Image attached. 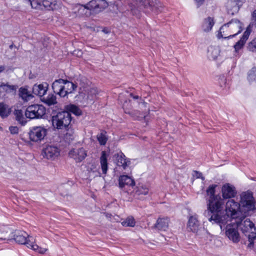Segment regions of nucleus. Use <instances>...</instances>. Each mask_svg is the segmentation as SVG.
Listing matches in <instances>:
<instances>
[{"label":"nucleus","mask_w":256,"mask_h":256,"mask_svg":"<svg viewBox=\"0 0 256 256\" xmlns=\"http://www.w3.org/2000/svg\"><path fill=\"white\" fill-rule=\"evenodd\" d=\"M217 185H210L206 190V200L208 212L212 214L208 218L210 222L212 224H218L220 228L226 224V216H222L224 212L223 210L224 201L218 194H215V190Z\"/></svg>","instance_id":"f257e3e1"},{"label":"nucleus","mask_w":256,"mask_h":256,"mask_svg":"<svg viewBox=\"0 0 256 256\" xmlns=\"http://www.w3.org/2000/svg\"><path fill=\"white\" fill-rule=\"evenodd\" d=\"M254 209V198L250 192H246L242 194L240 204L232 199L228 200L226 205V212L222 214V216H228L226 218V224L231 218H238L244 212Z\"/></svg>","instance_id":"f03ea898"},{"label":"nucleus","mask_w":256,"mask_h":256,"mask_svg":"<svg viewBox=\"0 0 256 256\" xmlns=\"http://www.w3.org/2000/svg\"><path fill=\"white\" fill-rule=\"evenodd\" d=\"M108 6L106 0H92L86 6L76 4L72 6L71 14L76 16H90L98 14Z\"/></svg>","instance_id":"7ed1b4c3"},{"label":"nucleus","mask_w":256,"mask_h":256,"mask_svg":"<svg viewBox=\"0 0 256 256\" xmlns=\"http://www.w3.org/2000/svg\"><path fill=\"white\" fill-rule=\"evenodd\" d=\"M244 26L243 23L238 19H232L221 26L218 34V38L228 39L232 38L241 32Z\"/></svg>","instance_id":"20e7f679"},{"label":"nucleus","mask_w":256,"mask_h":256,"mask_svg":"<svg viewBox=\"0 0 256 256\" xmlns=\"http://www.w3.org/2000/svg\"><path fill=\"white\" fill-rule=\"evenodd\" d=\"M52 87L55 94L61 98H65L68 96V94L73 93L78 86L66 80L60 78L53 82Z\"/></svg>","instance_id":"39448f33"},{"label":"nucleus","mask_w":256,"mask_h":256,"mask_svg":"<svg viewBox=\"0 0 256 256\" xmlns=\"http://www.w3.org/2000/svg\"><path fill=\"white\" fill-rule=\"evenodd\" d=\"M248 211L244 212V214H242L238 218H236V223L238 226L240 228L242 232L246 234V236L248 234L247 233L250 232L252 237L256 238V230L254 224L248 218L243 221L248 214Z\"/></svg>","instance_id":"423d86ee"},{"label":"nucleus","mask_w":256,"mask_h":256,"mask_svg":"<svg viewBox=\"0 0 256 256\" xmlns=\"http://www.w3.org/2000/svg\"><path fill=\"white\" fill-rule=\"evenodd\" d=\"M72 120L70 114L66 111L58 112L52 116V124L54 128L63 129L67 128Z\"/></svg>","instance_id":"0eeeda50"},{"label":"nucleus","mask_w":256,"mask_h":256,"mask_svg":"<svg viewBox=\"0 0 256 256\" xmlns=\"http://www.w3.org/2000/svg\"><path fill=\"white\" fill-rule=\"evenodd\" d=\"M30 4L32 8L38 10H54L59 7L57 0H32Z\"/></svg>","instance_id":"6e6552de"},{"label":"nucleus","mask_w":256,"mask_h":256,"mask_svg":"<svg viewBox=\"0 0 256 256\" xmlns=\"http://www.w3.org/2000/svg\"><path fill=\"white\" fill-rule=\"evenodd\" d=\"M46 114L45 108L41 105L34 104L29 106L25 111V116L30 119L42 118Z\"/></svg>","instance_id":"1a4fd4ad"},{"label":"nucleus","mask_w":256,"mask_h":256,"mask_svg":"<svg viewBox=\"0 0 256 256\" xmlns=\"http://www.w3.org/2000/svg\"><path fill=\"white\" fill-rule=\"evenodd\" d=\"M133 1L136 4L142 6L144 8H148L151 10L154 11L156 14L162 9L161 2L158 0H133Z\"/></svg>","instance_id":"9d476101"},{"label":"nucleus","mask_w":256,"mask_h":256,"mask_svg":"<svg viewBox=\"0 0 256 256\" xmlns=\"http://www.w3.org/2000/svg\"><path fill=\"white\" fill-rule=\"evenodd\" d=\"M47 133V130L42 126L32 128L29 132L30 138L33 142L40 141L44 138Z\"/></svg>","instance_id":"9b49d317"},{"label":"nucleus","mask_w":256,"mask_h":256,"mask_svg":"<svg viewBox=\"0 0 256 256\" xmlns=\"http://www.w3.org/2000/svg\"><path fill=\"white\" fill-rule=\"evenodd\" d=\"M245 0H227L226 8L229 15L236 14L244 2Z\"/></svg>","instance_id":"f8f14e48"},{"label":"nucleus","mask_w":256,"mask_h":256,"mask_svg":"<svg viewBox=\"0 0 256 256\" xmlns=\"http://www.w3.org/2000/svg\"><path fill=\"white\" fill-rule=\"evenodd\" d=\"M60 153V149L54 145H48L42 151L44 157L48 159L54 160L57 158Z\"/></svg>","instance_id":"ddd939ff"},{"label":"nucleus","mask_w":256,"mask_h":256,"mask_svg":"<svg viewBox=\"0 0 256 256\" xmlns=\"http://www.w3.org/2000/svg\"><path fill=\"white\" fill-rule=\"evenodd\" d=\"M14 240L18 244L28 245L31 244L33 240L32 237H28V234L24 231H16L15 232Z\"/></svg>","instance_id":"4468645a"},{"label":"nucleus","mask_w":256,"mask_h":256,"mask_svg":"<svg viewBox=\"0 0 256 256\" xmlns=\"http://www.w3.org/2000/svg\"><path fill=\"white\" fill-rule=\"evenodd\" d=\"M68 154L69 156L75 160L76 162H82L87 155L86 150L83 148L73 149Z\"/></svg>","instance_id":"2eb2a0df"},{"label":"nucleus","mask_w":256,"mask_h":256,"mask_svg":"<svg viewBox=\"0 0 256 256\" xmlns=\"http://www.w3.org/2000/svg\"><path fill=\"white\" fill-rule=\"evenodd\" d=\"M226 234L229 240H232L234 243H238L240 240L238 229L232 226H226Z\"/></svg>","instance_id":"dca6fc26"},{"label":"nucleus","mask_w":256,"mask_h":256,"mask_svg":"<svg viewBox=\"0 0 256 256\" xmlns=\"http://www.w3.org/2000/svg\"><path fill=\"white\" fill-rule=\"evenodd\" d=\"M222 193L224 198H230L236 196V191L232 185L226 184L222 186Z\"/></svg>","instance_id":"f3484780"},{"label":"nucleus","mask_w":256,"mask_h":256,"mask_svg":"<svg viewBox=\"0 0 256 256\" xmlns=\"http://www.w3.org/2000/svg\"><path fill=\"white\" fill-rule=\"evenodd\" d=\"M48 88V84L46 82L38 84H35L32 88V92L42 98L46 93Z\"/></svg>","instance_id":"a211bd4d"},{"label":"nucleus","mask_w":256,"mask_h":256,"mask_svg":"<svg viewBox=\"0 0 256 256\" xmlns=\"http://www.w3.org/2000/svg\"><path fill=\"white\" fill-rule=\"evenodd\" d=\"M250 32L251 30L250 26H249L247 27L240 39L234 44V48L236 52H238L240 50L243 48L250 35Z\"/></svg>","instance_id":"6ab92c4d"},{"label":"nucleus","mask_w":256,"mask_h":256,"mask_svg":"<svg viewBox=\"0 0 256 256\" xmlns=\"http://www.w3.org/2000/svg\"><path fill=\"white\" fill-rule=\"evenodd\" d=\"M116 164L118 166H121L125 170L130 164V161L126 158L125 156L122 152L118 153L114 155Z\"/></svg>","instance_id":"aec40b11"},{"label":"nucleus","mask_w":256,"mask_h":256,"mask_svg":"<svg viewBox=\"0 0 256 256\" xmlns=\"http://www.w3.org/2000/svg\"><path fill=\"white\" fill-rule=\"evenodd\" d=\"M214 24V21L212 17L205 18L202 24V30L204 32H208L212 30Z\"/></svg>","instance_id":"412c9836"},{"label":"nucleus","mask_w":256,"mask_h":256,"mask_svg":"<svg viewBox=\"0 0 256 256\" xmlns=\"http://www.w3.org/2000/svg\"><path fill=\"white\" fill-rule=\"evenodd\" d=\"M134 180L126 175L122 176L119 178V186L122 189L126 186H134Z\"/></svg>","instance_id":"4be33fe9"},{"label":"nucleus","mask_w":256,"mask_h":256,"mask_svg":"<svg viewBox=\"0 0 256 256\" xmlns=\"http://www.w3.org/2000/svg\"><path fill=\"white\" fill-rule=\"evenodd\" d=\"M169 219L166 218H159L154 227L160 230H166L168 227Z\"/></svg>","instance_id":"5701e85b"},{"label":"nucleus","mask_w":256,"mask_h":256,"mask_svg":"<svg viewBox=\"0 0 256 256\" xmlns=\"http://www.w3.org/2000/svg\"><path fill=\"white\" fill-rule=\"evenodd\" d=\"M41 100L48 106L57 104L56 96L54 94H50L46 96L40 98Z\"/></svg>","instance_id":"b1692460"},{"label":"nucleus","mask_w":256,"mask_h":256,"mask_svg":"<svg viewBox=\"0 0 256 256\" xmlns=\"http://www.w3.org/2000/svg\"><path fill=\"white\" fill-rule=\"evenodd\" d=\"M199 226V222L197 218L195 216H190L189 218L188 228L189 230L196 232L198 230Z\"/></svg>","instance_id":"393cba45"},{"label":"nucleus","mask_w":256,"mask_h":256,"mask_svg":"<svg viewBox=\"0 0 256 256\" xmlns=\"http://www.w3.org/2000/svg\"><path fill=\"white\" fill-rule=\"evenodd\" d=\"M108 155L106 151H102L100 157V163L102 173L106 174L108 170Z\"/></svg>","instance_id":"a878e982"},{"label":"nucleus","mask_w":256,"mask_h":256,"mask_svg":"<svg viewBox=\"0 0 256 256\" xmlns=\"http://www.w3.org/2000/svg\"><path fill=\"white\" fill-rule=\"evenodd\" d=\"M220 54L218 48L214 46H210L208 49V58L212 60H215Z\"/></svg>","instance_id":"bb28decb"},{"label":"nucleus","mask_w":256,"mask_h":256,"mask_svg":"<svg viewBox=\"0 0 256 256\" xmlns=\"http://www.w3.org/2000/svg\"><path fill=\"white\" fill-rule=\"evenodd\" d=\"M19 96L25 102H28L33 98V96L30 92L25 88H20Z\"/></svg>","instance_id":"cd10ccee"},{"label":"nucleus","mask_w":256,"mask_h":256,"mask_svg":"<svg viewBox=\"0 0 256 256\" xmlns=\"http://www.w3.org/2000/svg\"><path fill=\"white\" fill-rule=\"evenodd\" d=\"M11 112L10 108L3 102H0V116L4 118H7Z\"/></svg>","instance_id":"c85d7f7f"},{"label":"nucleus","mask_w":256,"mask_h":256,"mask_svg":"<svg viewBox=\"0 0 256 256\" xmlns=\"http://www.w3.org/2000/svg\"><path fill=\"white\" fill-rule=\"evenodd\" d=\"M16 120L22 125L24 126L26 123V120L24 116L23 111L21 110H16L14 112Z\"/></svg>","instance_id":"c756f323"},{"label":"nucleus","mask_w":256,"mask_h":256,"mask_svg":"<svg viewBox=\"0 0 256 256\" xmlns=\"http://www.w3.org/2000/svg\"><path fill=\"white\" fill-rule=\"evenodd\" d=\"M16 90V87L13 85H10L8 84L2 83L0 85V92L10 93Z\"/></svg>","instance_id":"7c9ffc66"},{"label":"nucleus","mask_w":256,"mask_h":256,"mask_svg":"<svg viewBox=\"0 0 256 256\" xmlns=\"http://www.w3.org/2000/svg\"><path fill=\"white\" fill-rule=\"evenodd\" d=\"M65 108L66 110V112H71L74 114L76 116H80L82 114V110L80 109L77 106L70 104L67 105L65 106Z\"/></svg>","instance_id":"2f4dec72"},{"label":"nucleus","mask_w":256,"mask_h":256,"mask_svg":"<svg viewBox=\"0 0 256 256\" xmlns=\"http://www.w3.org/2000/svg\"><path fill=\"white\" fill-rule=\"evenodd\" d=\"M149 189L148 186L146 184H140L136 187V193L138 195L144 194L146 195L148 194Z\"/></svg>","instance_id":"473e14b6"},{"label":"nucleus","mask_w":256,"mask_h":256,"mask_svg":"<svg viewBox=\"0 0 256 256\" xmlns=\"http://www.w3.org/2000/svg\"><path fill=\"white\" fill-rule=\"evenodd\" d=\"M135 224V220L132 216H128L125 220L122 222V224L124 226L134 227Z\"/></svg>","instance_id":"72a5a7b5"},{"label":"nucleus","mask_w":256,"mask_h":256,"mask_svg":"<svg viewBox=\"0 0 256 256\" xmlns=\"http://www.w3.org/2000/svg\"><path fill=\"white\" fill-rule=\"evenodd\" d=\"M28 247L38 252L40 254H44L46 251V249L39 247L37 244H34L33 240L31 242V244L28 245Z\"/></svg>","instance_id":"f704fd0d"},{"label":"nucleus","mask_w":256,"mask_h":256,"mask_svg":"<svg viewBox=\"0 0 256 256\" xmlns=\"http://www.w3.org/2000/svg\"><path fill=\"white\" fill-rule=\"evenodd\" d=\"M248 79L250 82H256V68H252L248 72Z\"/></svg>","instance_id":"c9c22d12"},{"label":"nucleus","mask_w":256,"mask_h":256,"mask_svg":"<svg viewBox=\"0 0 256 256\" xmlns=\"http://www.w3.org/2000/svg\"><path fill=\"white\" fill-rule=\"evenodd\" d=\"M74 134L72 130L68 129L67 132L64 134V140L66 142L70 143L74 140Z\"/></svg>","instance_id":"e433bc0d"},{"label":"nucleus","mask_w":256,"mask_h":256,"mask_svg":"<svg viewBox=\"0 0 256 256\" xmlns=\"http://www.w3.org/2000/svg\"><path fill=\"white\" fill-rule=\"evenodd\" d=\"M106 133L105 132H102L97 136L98 140L100 145H105L107 142L108 138Z\"/></svg>","instance_id":"4c0bfd02"},{"label":"nucleus","mask_w":256,"mask_h":256,"mask_svg":"<svg viewBox=\"0 0 256 256\" xmlns=\"http://www.w3.org/2000/svg\"><path fill=\"white\" fill-rule=\"evenodd\" d=\"M248 49L250 52H256V38H254L248 43Z\"/></svg>","instance_id":"58836bf2"},{"label":"nucleus","mask_w":256,"mask_h":256,"mask_svg":"<svg viewBox=\"0 0 256 256\" xmlns=\"http://www.w3.org/2000/svg\"><path fill=\"white\" fill-rule=\"evenodd\" d=\"M98 94V90L96 88H92L88 90V94L89 98H92Z\"/></svg>","instance_id":"ea45409f"},{"label":"nucleus","mask_w":256,"mask_h":256,"mask_svg":"<svg viewBox=\"0 0 256 256\" xmlns=\"http://www.w3.org/2000/svg\"><path fill=\"white\" fill-rule=\"evenodd\" d=\"M248 237L249 241V244L248 245V246L249 248H252L254 246V240L255 238H253L252 237V234H248Z\"/></svg>","instance_id":"a19ab883"},{"label":"nucleus","mask_w":256,"mask_h":256,"mask_svg":"<svg viewBox=\"0 0 256 256\" xmlns=\"http://www.w3.org/2000/svg\"><path fill=\"white\" fill-rule=\"evenodd\" d=\"M9 130L12 134H16L18 132V128L17 126H11L9 128Z\"/></svg>","instance_id":"79ce46f5"},{"label":"nucleus","mask_w":256,"mask_h":256,"mask_svg":"<svg viewBox=\"0 0 256 256\" xmlns=\"http://www.w3.org/2000/svg\"><path fill=\"white\" fill-rule=\"evenodd\" d=\"M4 234L0 230V234ZM11 236H0V241L2 240H12Z\"/></svg>","instance_id":"37998d69"},{"label":"nucleus","mask_w":256,"mask_h":256,"mask_svg":"<svg viewBox=\"0 0 256 256\" xmlns=\"http://www.w3.org/2000/svg\"><path fill=\"white\" fill-rule=\"evenodd\" d=\"M220 84L222 87H226V80L224 76L221 78L220 81Z\"/></svg>","instance_id":"c03bdc74"},{"label":"nucleus","mask_w":256,"mask_h":256,"mask_svg":"<svg viewBox=\"0 0 256 256\" xmlns=\"http://www.w3.org/2000/svg\"><path fill=\"white\" fill-rule=\"evenodd\" d=\"M195 0V2L196 4V5L198 7L200 6H201L203 4L204 2V0Z\"/></svg>","instance_id":"a18cd8bd"},{"label":"nucleus","mask_w":256,"mask_h":256,"mask_svg":"<svg viewBox=\"0 0 256 256\" xmlns=\"http://www.w3.org/2000/svg\"><path fill=\"white\" fill-rule=\"evenodd\" d=\"M195 176L196 178H200L202 177V174L197 171H194Z\"/></svg>","instance_id":"49530a36"},{"label":"nucleus","mask_w":256,"mask_h":256,"mask_svg":"<svg viewBox=\"0 0 256 256\" xmlns=\"http://www.w3.org/2000/svg\"><path fill=\"white\" fill-rule=\"evenodd\" d=\"M130 96L135 100L138 99L139 98L138 96H134L132 93L130 94Z\"/></svg>","instance_id":"de8ad7c7"},{"label":"nucleus","mask_w":256,"mask_h":256,"mask_svg":"<svg viewBox=\"0 0 256 256\" xmlns=\"http://www.w3.org/2000/svg\"><path fill=\"white\" fill-rule=\"evenodd\" d=\"M102 32H104L105 34H108L110 32V31L108 30L106 28H104L102 29Z\"/></svg>","instance_id":"09e8293b"},{"label":"nucleus","mask_w":256,"mask_h":256,"mask_svg":"<svg viewBox=\"0 0 256 256\" xmlns=\"http://www.w3.org/2000/svg\"><path fill=\"white\" fill-rule=\"evenodd\" d=\"M5 70V67L4 66H0V73L2 72Z\"/></svg>","instance_id":"8fccbe9b"},{"label":"nucleus","mask_w":256,"mask_h":256,"mask_svg":"<svg viewBox=\"0 0 256 256\" xmlns=\"http://www.w3.org/2000/svg\"><path fill=\"white\" fill-rule=\"evenodd\" d=\"M4 234H0V236H8L7 234V232H2Z\"/></svg>","instance_id":"3c124183"},{"label":"nucleus","mask_w":256,"mask_h":256,"mask_svg":"<svg viewBox=\"0 0 256 256\" xmlns=\"http://www.w3.org/2000/svg\"><path fill=\"white\" fill-rule=\"evenodd\" d=\"M252 16H256V10L252 12Z\"/></svg>","instance_id":"603ef678"}]
</instances>
